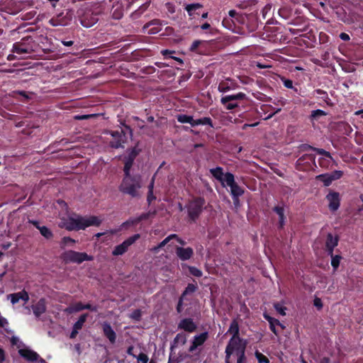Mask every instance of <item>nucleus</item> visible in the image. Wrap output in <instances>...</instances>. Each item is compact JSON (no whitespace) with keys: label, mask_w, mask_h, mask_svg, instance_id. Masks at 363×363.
Returning a JSON list of instances; mask_svg holds the SVG:
<instances>
[{"label":"nucleus","mask_w":363,"mask_h":363,"mask_svg":"<svg viewBox=\"0 0 363 363\" xmlns=\"http://www.w3.org/2000/svg\"><path fill=\"white\" fill-rule=\"evenodd\" d=\"M101 220L94 216L82 217L78 215L69 217L64 220L60 224V226L66 228L68 230H79L85 229L89 226H99Z\"/></svg>","instance_id":"nucleus-1"},{"label":"nucleus","mask_w":363,"mask_h":363,"mask_svg":"<svg viewBox=\"0 0 363 363\" xmlns=\"http://www.w3.org/2000/svg\"><path fill=\"white\" fill-rule=\"evenodd\" d=\"M246 343L240 337H231L225 348V363L230 362V357L235 354L237 363H247L245 356Z\"/></svg>","instance_id":"nucleus-2"},{"label":"nucleus","mask_w":363,"mask_h":363,"mask_svg":"<svg viewBox=\"0 0 363 363\" xmlns=\"http://www.w3.org/2000/svg\"><path fill=\"white\" fill-rule=\"evenodd\" d=\"M141 188V179L140 177L125 176L119 186V190L132 197L140 196L139 189Z\"/></svg>","instance_id":"nucleus-3"},{"label":"nucleus","mask_w":363,"mask_h":363,"mask_svg":"<svg viewBox=\"0 0 363 363\" xmlns=\"http://www.w3.org/2000/svg\"><path fill=\"white\" fill-rule=\"evenodd\" d=\"M62 258L66 262H74L80 264L84 261H91L92 256L88 255L85 252H79L73 250L66 251L62 254Z\"/></svg>","instance_id":"nucleus-4"},{"label":"nucleus","mask_w":363,"mask_h":363,"mask_svg":"<svg viewBox=\"0 0 363 363\" xmlns=\"http://www.w3.org/2000/svg\"><path fill=\"white\" fill-rule=\"evenodd\" d=\"M204 203L205 201L202 198H196L189 203L187 208L191 219L195 220L199 217Z\"/></svg>","instance_id":"nucleus-5"},{"label":"nucleus","mask_w":363,"mask_h":363,"mask_svg":"<svg viewBox=\"0 0 363 363\" xmlns=\"http://www.w3.org/2000/svg\"><path fill=\"white\" fill-rule=\"evenodd\" d=\"M225 184L230 188V194L232 197H240L244 194V190L235 182L234 175L232 173L227 172L225 174Z\"/></svg>","instance_id":"nucleus-6"},{"label":"nucleus","mask_w":363,"mask_h":363,"mask_svg":"<svg viewBox=\"0 0 363 363\" xmlns=\"http://www.w3.org/2000/svg\"><path fill=\"white\" fill-rule=\"evenodd\" d=\"M140 238L139 234H135L125 241H123L121 244L115 247L114 250L112 252L113 255L119 256L123 255L125 252L128 251V247L133 245L136 240Z\"/></svg>","instance_id":"nucleus-7"},{"label":"nucleus","mask_w":363,"mask_h":363,"mask_svg":"<svg viewBox=\"0 0 363 363\" xmlns=\"http://www.w3.org/2000/svg\"><path fill=\"white\" fill-rule=\"evenodd\" d=\"M83 309H90L92 311H96V307H92L89 304L83 305L82 303L79 302V303H74V304L69 306V307H67L65 310V312L66 313V315H70L74 314L77 312L81 311Z\"/></svg>","instance_id":"nucleus-8"},{"label":"nucleus","mask_w":363,"mask_h":363,"mask_svg":"<svg viewBox=\"0 0 363 363\" xmlns=\"http://www.w3.org/2000/svg\"><path fill=\"white\" fill-rule=\"evenodd\" d=\"M326 199L328 201V207L330 211H335L340 207V194L337 192L330 191L327 196Z\"/></svg>","instance_id":"nucleus-9"},{"label":"nucleus","mask_w":363,"mask_h":363,"mask_svg":"<svg viewBox=\"0 0 363 363\" xmlns=\"http://www.w3.org/2000/svg\"><path fill=\"white\" fill-rule=\"evenodd\" d=\"M7 298L11 301V303L13 305H15L20 302V301H23V303H27L29 300V295L27 291L25 290H22L17 293H13L9 294L7 296Z\"/></svg>","instance_id":"nucleus-10"},{"label":"nucleus","mask_w":363,"mask_h":363,"mask_svg":"<svg viewBox=\"0 0 363 363\" xmlns=\"http://www.w3.org/2000/svg\"><path fill=\"white\" fill-rule=\"evenodd\" d=\"M113 140L110 142L111 146L114 148H119L123 147V144L125 143V134L123 131H112L111 133Z\"/></svg>","instance_id":"nucleus-11"},{"label":"nucleus","mask_w":363,"mask_h":363,"mask_svg":"<svg viewBox=\"0 0 363 363\" xmlns=\"http://www.w3.org/2000/svg\"><path fill=\"white\" fill-rule=\"evenodd\" d=\"M208 334L207 332L201 333V334L194 336L189 351L193 352L198 347L201 346L208 339Z\"/></svg>","instance_id":"nucleus-12"},{"label":"nucleus","mask_w":363,"mask_h":363,"mask_svg":"<svg viewBox=\"0 0 363 363\" xmlns=\"http://www.w3.org/2000/svg\"><path fill=\"white\" fill-rule=\"evenodd\" d=\"M12 52L18 55L30 54L33 52V49L23 42H18L13 44Z\"/></svg>","instance_id":"nucleus-13"},{"label":"nucleus","mask_w":363,"mask_h":363,"mask_svg":"<svg viewBox=\"0 0 363 363\" xmlns=\"http://www.w3.org/2000/svg\"><path fill=\"white\" fill-rule=\"evenodd\" d=\"M104 335L109 340L111 344H115L116 341V333L111 325L106 322L102 325Z\"/></svg>","instance_id":"nucleus-14"},{"label":"nucleus","mask_w":363,"mask_h":363,"mask_svg":"<svg viewBox=\"0 0 363 363\" xmlns=\"http://www.w3.org/2000/svg\"><path fill=\"white\" fill-rule=\"evenodd\" d=\"M18 353L22 357L29 362H35L40 358L37 352L30 349H20Z\"/></svg>","instance_id":"nucleus-15"},{"label":"nucleus","mask_w":363,"mask_h":363,"mask_svg":"<svg viewBox=\"0 0 363 363\" xmlns=\"http://www.w3.org/2000/svg\"><path fill=\"white\" fill-rule=\"evenodd\" d=\"M176 254L181 260L184 261L189 259L192 257L194 250L191 247L184 248L177 247L176 248Z\"/></svg>","instance_id":"nucleus-16"},{"label":"nucleus","mask_w":363,"mask_h":363,"mask_svg":"<svg viewBox=\"0 0 363 363\" xmlns=\"http://www.w3.org/2000/svg\"><path fill=\"white\" fill-rule=\"evenodd\" d=\"M98 20L96 14H86L81 18V23L84 27L90 28L95 25Z\"/></svg>","instance_id":"nucleus-17"},{"label":"nucleus","mask_w":363,"mask_h":363,"mask_svg":"<svg viewBox=\"0 0 363 363\" xmlns=\"http://www.w3.org/2000/svg\"><path fill=\"white\" fill-rule=\"evenodd\" d=\"M33 314L40 316L46 311V301L44 298L40 299L36 303L32 306Z\"/></svg>","instance_id":"nucleus-18"},{"label":"nucleus","mask_w":363,"mask_h":363,"mask_svg":"<svg viewBox=\"0 0 363 363\" xmlns=\"http://www.w3.org/2000/svg\"><path fill=\"white\" fill-rule=\"evenodd\" d=\"M338 240L336 237H333L331 233L328 234L325 243L328 254L332 255L334 248L337 245Z\"/></svg>","instance_id":"nucleus-19"},{"label":"nucleus","mask_w":363,"mask_h":363,"mask_svg":"<svg viewBox=\"0 0 363 363\" xmlns=\"http://www.w3.org/2000/svg\"><path fill=\"white\" fill-rule=\"evenodd\" d=\"M246 97L245 94L242 92L238 93L236 94H232V95H228L223 96L220 99V102L222 104L225 105L228 102H230L232 101H237V100H243Z\"/></svg>","instance_id":"nucleus-20"},{"label":"nucleus","mask_w":363,"mask_h":363,"mask_svg":"<svg viewBox=\"0 0 363 363\" xmlns=\"http://www.w3.org/2000/svg\"><path fill=\"white\" fill-rule=\"evenodd\" d=\"M193 319H182L179 324L180 328L187 332H193L196 330V325L193 323Z\"/></svg>","instance_id":"nucleus-21"},{"label":"nucleus","mask_w":363,"mask_h":363,"mask_svg":"<svg viewBox=\"0 0 363 363\" xmlns=\"http://www.w3.org/2000/svg\"><path fill=\"white\" fill-rule=\"evenodd\" d=\"M212 175L218 181H220L223 186H225V174L223 172V169L221 167H216L214 169H211L210 170Z\"/></svg>","instance_id":"nucleus-22"},{"label":"nucleus","mask_w":363,"mask_h":363,"mask_svg":"<svg viewBox=\"0 0 363 363\" xmlns=\"http://www.w3.org/2000/svg\"><path fill=\"white\" fill-rule=\"evenodd\" d=\"M136 155H137V152L135 151V150H133L129 156V158L126 160V162L125 163V166H124L125 176L130 175V169L133 165V160H134V158L136 156Z\"/></svg>","instance_id":"nucleus-23"},{"label":"nucleus","mask_w":363,"mask_h":363,"mask_svg":"<svg viewBox=\"0 0 363 363\" xmlns=\"http://www.w3.org/2000/svg\"><path fill=\"white\" fill-rule=\"evenodd\" d=\"M86 319H78V320L74 323L72 330L70 333L69 337L71 339H74L77 335L79 330L82 329L84 323H85Z\"/></svg>","instance_id":"nucleus-24"},{"label":"nucleus","mask_w":363,"mask_h":363,"mask_svg":"<svg viewBox=\"0 0 363 363\" xmlns=\"http://www.w3.org/2000/svg\"><path fill=\"white\" fill-rule=\"evenodd\" d=\"M111 13L112 18L116 20L121 19L123 16V8L120 4L113 5Z\"/></svg>","instance_id":"nucleus-25"},{"label":"nucleus","mask_w":363,"mask_h":363,"mask_svg":"<svg viewBox=\"0 0 363 363\" xmlns=\"http://www.w3.org/2000/svg\"><path fill=\"white\" fill-rule=\"evenodd\" d=\"M186 342V335L183 333H178L174 337L173 342L171 345V349L177 347L179 345H183Z\"/></svg>","instance_id":"nucleus-26"},{"label":"nucleus","mask_w":363,"mask_h":363,"mask_svg":"<svg viewBox=\"0 0 363 363\" xmlns=\"http://www.w3.org/2000/svg\"><path fill=\"white\" fill-rule=\"evenodd\" d=\"M196 289H197V287L196 285L192 284H188V286L185 289L184 291L183 292L182 297L179 299L178 306H177L178 310H179V308H180V306L182 305V301L183 298H184V296L188 294H191L194 293L196 291Z\"/></svg>","instance_id":"nucleus-27"},{"label":"nucleus","mask_w":363,"mask_h":363,"mask_svg":"<svg viewBox=\"0 0 363 363\" xmlns=\"http://www.w3.org/2000/svg\"><path fill=\"white\" fill-rule=\"evenodd\" d=\"M218 89L220 92L225 93L233 89V84L229 80L223 81L218 84Z\"/></svg>","instance_id":"nucleus-28"},{"label":"nucleus","mask_w":363,"mask_h":363,"mask_svg":"<svg viewBox=\"0 0 363 363\" xmlns=\"http://www.w3.org/2000/svg\"><path fill=\"white\" fill-rule=\"evenodd\" d=\"M270 324V329L275 334H278V330L276 329L277 326H279L281 328V329H284L285 327L284 325L279 322V319H267Z\"/></svg>","instance_id":"nucleus-29"},{"label":"nucleus","mask_w":363,"mask_h":363,"mask_svg":"<svg viewBox=\"0 0 363 363\" xmlns=\"http://www.w3.org/2000/svg\"><path fill=\"white\" fill-rule=\"evenodd\" d=\"M274 211L279 216V223L280 227H283L284 225V209L281 206H275L273 208Z\"/></svg>","instance_id":"nucleus-30"},{"label":"nucleus","mask_w":363,"mask_h":363,"mask_svg":"<svg viewBox=\"0 0 363 363\" xmlns=\"http://www.w3.org/2000/svg\"><path fill=\"white\" fill-rule=\"evenodd\" d=\"M316 179L323 182L325 186H328L333 182L330 174H319L316 177Z\"/></svg>","instance_id":"nucleus-31"},{"label":"nucleus","mask_w":363,"mask_h":363,"mask_svg":"<svg viewBox=\"0 0 363 363\" xmlns=\"http://www.w3.org/2000/svg\"><path fill=\"white\" fill-rule=\"evenodd\" d=\"M237 319H233L232 323L230 324V327L228 330V332L231 334H233V337H239V327H238V323L236 320Z\"/></svg>","instance_id":"nucleus-32"},{"label":"nucleus","mask_w":363,"mask_h":363,"mask_svg":"<svg viewBox=\"0 0 363 363\" xmlns=\"http://www.w3.org/2000/svg\"><path fill=\"white\" fill-rule=\"evenodd\" d=\"M174 238H177V235L176 234L169 235L164 240H163L157 246L153 247L152 249V250L153 252H158L160 248H162L164 246H165Z\"/></svg>","instance_id":"nucleus-33"},{"label":"nucleus","mask_w":363,"mask_h":363,"mask_svg":"<svg viewBox=\"0 0 363 363\" xmlns=\"http://www.w3.org/2000/svg\"><path fill=\"white\" fill-rule=\"evenodd\" d=\"M177 121L182 123H189L192 125L194 118L191 116L180 114L177 116Z\"/></svg>","instance_id":"nucleus-34"},{"label":"nucleus","mask_w":363,"mask_h":363,"mask_svg":"<svg viewBox=\"0 0 363 363\" xmlns=\"http://www.w3.org/2000/svg\"><path fill=\"white\" fill-rule=\"evenodd\" d=\"M255 357L257 358L259 363H269V359L262 353L259 351H256L255 353Z\"/></svg>","instance_id":"nucleus-35"},{"label":"nucleus","mask_w":363,"mask_h":363,"mask_svg":"<svg viewBox=\"0 0 363 363\" xmlns=\"http://www.w3.org/2000/svg\"><path fill=\"white\" fill-rule=\"evenodd\" d=\"M39 231L40 234L47 239H50L52 237V233L45 226L40 227Z\"/></svg>","instance_id":"nucleus-36"},{"label":"nucleus","mask_w":363,"mask_h":363,"mask_svg":"<svg viewBox=\"0 0 363 363\" xmlns=\"http://www.w3.org/2000/svg\"><path fill=\"white\" fill-rule=\"evenodd\" d=\"M274 308H275L276 311L277 312L278 315H281V316H284L286 315V312H285V311L286 310V308L284 307L283 305H281L280 303H276V304H274Z\"/></svg>","instance_id":"nucleus-37"},{"label":"nucleus","mask_w":363,"mask_h":363,"mask_svg":"<svg viewBox=\"0 0 363 363\" xmlns=\"http://www.w3.org/2000/svg\"><path fill=\"white\" fill-rule=\"evenodd\" d=\"M330 256L332 257L331 265L333 266L334 269L336 270L337 268L339 267V264H340V259H341V257L339 256V255L333 256V254Z\"/></svg>","instance_id":"nucleus-38"},{"label":"nucleus","mask_w":363,"mask_h":363,"mask_svg":"<svg viewBox=\"0 0 363 363\" xmlns=\"http://www.w3.org/2000/svg\"><path fill=\"white\" fill-rule=\"evenodd\" d=\"M326 115V113L323 111V110H320V109H317V110H314L311 112V118H318L320 116H325Z\"/></svg>","instance_id":"nucleus-39"},{"label":"nucleus","mask_w":363,"mask_h":363,"mask_svg":"<svg viewBox=\"0 0 363 363\" xmlns=\"http://www.w3.org/2000/svg\"><path fill=\"white\" fill-rule=\"evenodd\" d=\"M202 6L200 4H189L186 6V10L188 11L189 14L190 16L192 15L191 13V11L193 10H196L197 9H199L201 8Z\"/></svg>","instance_id":"nucleus-40"},{"label":"nucleus","mask_w":363,"mask_h":363,"mask_svg":"<svg viewBox=\"0 0 363 363\" xmlns=\"http://www.w3.org/2000/svg\"><path fill=\"white\" fill-rule=\"evenodd\" d=\"M189 272L192 275L196 277H200L203 274L202 272L195 267H190Z\"/></svg>","instance_id":"nucleus-41"},{"label":"nucleus","mask_w":363,"mask_h":363,"mask_svg":"<svg viewBox=\"0 0 363 363\" xmlns=\"http://www.w3.org/2000/svg\"><path fill=\"white\" fill-rule=\"evenodd\" d=\"M314 92L320 95V98L325 101H327L329 99L327 92L322 89H316L314 91Z\"/></svg>","instance_id":"nucleus-42"},{"label":"nucleus","mask_w":363,"mask_h":363,"mask_svg":"<svg viewBox=\"0 0 363 363\" xmlns=\"http://www.w3.org/2000/svg\"><path fill=\"white\" fill-rule=\"evenodd\" d=\"M138 363H147L149 358L145 353H140L138 357Z\"/></svg>","instance_id":"nucleus-43"},{"label":"nucleus","mask_w":363,"mask_h":363,"mask_svg":"<svg viewBox=\"0 0 363 363\" xmlns=\"http://www.w3.org/2000/svg\"><path fill=\"white\" fill-rule=\"evenodd\" d=\"M96 114L77 115L74 116L76 120H85L96 116Z\"/></svg>","instance_id":"nucleus-44"},{"label":"nucleus","mask_w":363,"mask_h":363,"mask_svg":"<svg viewBox=\"0 0 363 363\" xmlns=\"http://www.w3.org/2000/svg\"><path fill=\"white\" fill-rule=\"evenodd\" d=\"M330 175L332 177V179L333 181L340 179L342 175V172L341 171H335L333 173L330 174Z\"/></svg>","instance_id":"nucleus-45"},{"label":"nucleus","mask_w":363,"mask_h":363,"mask_svg":"<svg viewBox=\"0 0 363 363\" xmlns=\"http://www.w3.org/2000/svg\"><path fill=\"white\" fill-rule=\"evenodd\" d=\"M75 241L72 239L71 238H69V237H65L63 238L62 240V244L64 245H67L69 243H74Z\"/></svg>","instance_id":"nucleus-46"},{"label":"nucleus","mask_w":363,"mask_h":363,"mask_svg":"<svg viewBox=\"0 0 363 363\" xmlns=\"http://www.w3.org/2000/svg\"><path fill=\"white\" fill-rule=\"evenodd\" d=\"M314 150L316 151L319 155H325V157H330V152L324 150L323 149L315 148Z\"/></svg>","instance_id":"nucleus-47"},{"label":"nucleus","mask_w":363,"mask_h":363,"mask_svg":"<svg viewBox=\"0 0 363 363\" xmlns=\"http://www.w3.org/2000/svg\"><path fill=\"white\" fill-rule=\"evenodd\" d=\"M314 306L318 308V309L321 308L323 306L322 301L319 298H315L314 299Z\"/></svg>","instance_id":"nucleus-48"},{"label":"nucleus","mask_w":363,"mask_h":363,"mask_svg":"<svg viewBox=\"0 0 363 363\" xmlns=\"http://www.w3.org/2000/svg\"><path fill=\"white\" fill-rule=\"evenodd\" d=\"M202 125H209L211 127L213 126L212 121L210 118L205 117L202 118Z\"/></svg>","instance_id":"nucleus-49"},{"label":"nucleus","mask_w":363,"mask_h":363,"mask_svg":"<svg viewBox=\"0 0 363 363\" xmlns=\"http://www.w3.org/2000/svg\"><path fill=\"white\" fill-rule=\"evenodd\" d=\"M284 85L288 88V89H292L293 88V82L290 79H285L284 80Z\"/></svg>","instance_id":"nucleus-50"},{"label":"nucleus","mask_w":363,"mask_h":363,"mask_svg":"<svg viewBox=\"0 0 363 363\" xmlns=\"http://www.w3.org/2000/svg\"><path fill=\"white\" fill-rule=\"evenodd\" d=\"M225 105H226V108L228 110H232V109L238 107V104H236V103H229V102H228Z\"/></svg>","instance_id":"nucleus-51"},{"label":"nucleus","mask_w":363,"mask_h":363,"mask_svg":"<svg viewBox=\"0 0 363 363\" xmlns=\"http://www.w3.org/2000/svg\"><path fill=\"white\" fill-rule=\"evenodd\" d=\"M200 40H195L193 42L191 46V50H195L201 44Z\"/></svg>","instance_id":"nucleus-52"},{"label":"nucleus","mask_w":363,"mask_h":363,"mask_svg":"<svg viewBox=\"0 0 363 363\" xmlns=\"http://www.w3.org/2000/svg\"><path fill=\"white\" fill-rule=\"evenodd\" d=\"M156 199V197L153 195V191H148V195H147V201L149 203L152 202L153 200H155Z\"/></svg>","instance_id":"nucleus-53"},{"label":"nucleus","mask_w":363,"mask_h":363,"mask_svg":"<svg viewBox=\"0 0 363 363\" xmlns=\"http://www.w3.org/2000/svg\"><path fill=\"white\" fill-rule=\"evenodd\" d=\"M340 38L341 40H345V41H347L350 40L349 35L345 33H341L340 35Z\"/></svg>","instance_id":"nucleus-54"},{"label":"nucleus","mask_w":363,"mask_h":363,"mask_svg":"<svg viewBox=\"0 0 363 363\" xmlns=\"http://www.w3.org/2000/svg\"><path fill=\"white\" fill-rule=\"evenodd\" d=\"M155 176H153V177L151 179V182L148 186V191H153V189H154V183H155Z\"/></svg>","instance_id":"nucleus-55"},{"label":"nucleus","mask_w":363,"mask_h":363,"mask_svg":"<svg viewBox=\"0 0 363 363\" xmlns=\"http://www.w3.org/2000/svg\"><path fill=\"white\" fill-rule=\"evenodd\" d=\"M5 360V352L4 350L0 348V362H3Z\"/></svg>","instance_id":"nucleus-56"},{"label":"nucleus","mask_w":363,"mask_h":363,"mask_svg":"<svg viewBox=\"0 0 363 363\" xmlns=\"http://www.w3.org/2000/svg\"><path fill=\"white\" fill-rule=\"evenodd\" d=\"M140 316H141L140 311L139 310H135L133 312V313L132 314L130 318H139Z\"/></svg>","instance_id":"nucleus-57"},{"label":"nucleus","mask_w":363,"mask_h":363,"mask_svg":"<svg viewBox=\"0 0 363 363\" xmlns=\"http://www.w3.org/2000/svg\"><path fill=\"white\" fill-rule=\"evenodd\" d=\"M202 125V118H199V119H196V120L194 119L192 126H196V125Z\"/></svg>","instance_id":"nucleus-58"},{"label":"nucleus","mask_w":363,"mask_h":363,"mask_svg":"<svg viewBox=\"0 0 363 363\" xmlns=\"http://www.w3.org/2000/svg\"><path fill=\"white\" fill-rule=\"evenodd\" d=\"M30 223H32L36 228H38V230H40V225L39 224V222L37 221V220H30L29 221Z\"/></svg>","instance_id":"nucleus-59"},{"label":"nucleus","mask_w":363,"mask_h":363,"mask_svg":"<svg viewBox=\"0 0 363 363\" xmlns=\"http://www.w3.org/2000/svg\"><path fill=\"white\" fill-rule=\"evenodd\" d=\"M320 363H330V359L328 357H324L321 359Z\"/></svg>","instance_id":"nucleus-60"},{"label":"nucleus","mask_w":363,"mask_h":363,"mask_svg":"<svg viewBox=\"0 0 363 363\" xmlns=\"http://www.w3.org/2000/svg\"><path fill=\"white\" fill-rule=\"evenodd\" d=\"M62 43L65 45V46H71L73 45V41L72 40H69V41H62Z\"/></svg>","instance_id":"nucleus-61"},{"label":"nucleus","mask_w":363,"mask_h":363,"mask_svg":"<svg viewBox=\"0 0 363 363\" xmlns=\"http://www.w3.org/2000/svg\"><path fill=\"white\" fill-rule=\"evenodd\" d=\"M7 319H0V328L4 327L7 323Z\"/></svg>","instance_id":"nucleus-62"},{"label":"nucleus","mask_w":363,"mask_h":363,"mask_svg":"<svg viewBox=\"0 0 363 363\" xmlns=\"http://www.w3.org/2000/svg\"><path fill=\"white\" fill-rule=\"evenodd\" d=\"M210 28V24H209V23H204V24H203V25L201 26V28H202L203 30H206V29H208V28Z\"/></svg>","instance_id":"nucleus-63"},{"label":"nucleus","mask_w":363,"mask_h":363,"mask_svg":"<svg viewBox=\"0 0 363 363\" xmlns=\"http://www.w3.org/2000/svg\"><path fill=\"white\" fill-rule=\"evenodd\" d=\"M16 58L15 55L10 54L7 57V60L9 61L13 60Z\"/></svg>","instance_id":"nucleus-64"}]
</instances>
